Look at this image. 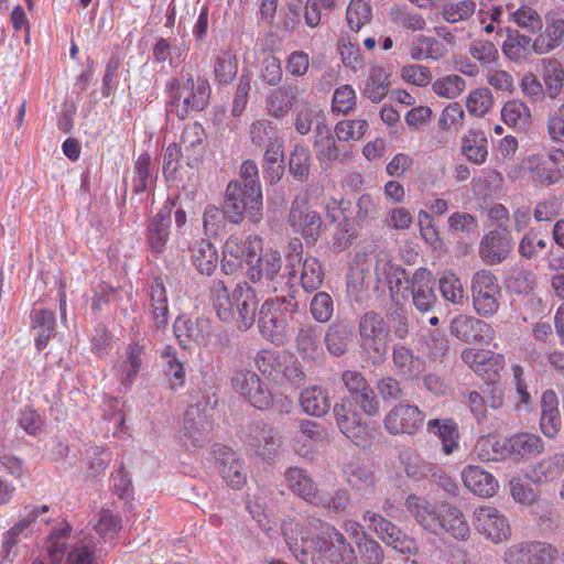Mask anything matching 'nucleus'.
<instances>
[{
	"label": "nucleus",
	"mask_w": 564,
	"mask_h": 564,
	"mask_svg": "<svg viewBox=\"0 0 564 564\" xmlns=\"http://www.w3.org/2000/svg\"><path fill=\"white\" fill-rule=\"evenodd\" d=\"M488 140L480 130L470 129L467 134L462 138L460 152L467 161L481 165L488 156Z\"/></svg>",
	"instance_id": "40"
},
{
	"label": "nucleus",
	"mask_w": 564,
	"mask_h": 564,
	"mask_svg": "<svg viewBox=\"0 0 564 564\" xmlns=\"http://www.w3.org/2000/svg\"><path fill=\"white\" fill-rule=\"evenodd\" d=\"M285 480L289 489L296 496L312 505L321 503V500H316L319 495L317 486L304 469L299 467L288 468Z\"/></svg>",
	"instance_id": "32"
},
{
	"label": "nucleus",
	"mask_w": 564,
	"mask_h": 564,
	"mask_svg": "<svg viewBox=\"0 0 564 564\" xmlns=\"http://www.w3.org/2000/svg\"><path fill=\"white\" fill-rule=\"evenodd\" d=\"M302 272L297 281H300L305 292L317 291L324 281L323 265L315 257H307L302 262Z\"/></svg>",
	"instance_id": "50"
},
{
	"label": "nucleus",
	"mask_w": 564,
	"mask_h": 564,
	"mask_svg": "<svg viewBox=\"0 0 564 564\" xmlns=\"http://www.w3.org/2000/svg\"><path fill=\"white\" fill-rule=\"evenodd\" d=\"M289 297L276 296L275 300H267L259 311L258 327L262 336L276 346H282L288 340L285 314H292L285 310Z\"/></svg>",
	"instance_id": "7"
},
{
	"label": "nucleus",
	"mask_w": 564,
	"mask_h": 564,
	"mask_svg": "<svg viewBox=\"0 0 564 564\" xmlns=\"http://www.w3.org/2000/svg\"><path fill=\"white\" fill-rule=\"evenodd\" d=\"M170 101L167 113L186 119L193 111H203L209 104L210 86L205 78L183 74L169 84Z\"/></svg>",
	"instance_id": "3"
},
{
	"label": "nucleus",
	"mask_w": 564,
	"mask_h": 564,
	"mask_svg": "<svg viewBox=\"0 0 564 564\" xmlns=\"http://www.w3.org/2000/svg\"><path fill=\"white\" fill-rule=\"evenodd\" d=\"M263 252L262 239L259 236H231L225 242L223 251L225 257L238 260L241 264L245 262L249 269L258 264V258L262 257Z\"/></svg>",
	"instance_id": "23"
},
{
	"label": "nucleus",
	"mask_w": 564,
	"mask_h": 564,
	"mask_svg": "<svg viewBox=\"0 0 564 564\" xmlns=\"http://www.w3.org/2000/svg\"><path fill=\"white\" fill-rule=\"evenodd\" d=\"M364 520L369 522L370 527L373 528L376 533L387 545L402 554H417L419 545L415 539L405 534L389 520L371 511H367L364 514Z\"/></svg>",
	"instance_id": "11"
},
{
	"label": "nucleus",
	"mask_w": 564,
	"mask_h": 564,
	"mask_svg": "<svg viewBox=\"0 0 564 564\" xmlns=\"http://www.w3.org/2000/svg\"><path fill=\"white\" fill-rule=\"evenodd\" d=\"M390 83L388 82V74L380 66L370 68L368 79L362 91L364 96L369 98L372 102H380L389 91Z\"/></svg>",
	"instance_id": "51"
},
{
	"label": "nucleus",
	"mask_w": 564,
	"mask_h": 564,
	"mask_svg": "<svg viewBox=\"0 0 564 564\" xmlns=\"http://www.w3.org/2000/svg\"><path fill=\"white\" fill-rule=\"evenodd\" d=\"M307 527L316 533L315 550L333 564H357L354 547L332 524L313 516L306 517Z\"/></svg>",
	"instance_id": "5"
},
{
	"label": "nucleus",
	"mask_w": 564,
	"mask_h": 564,
	"mask_svg": "<svg viewBox=\"0 0 564 564\" xmlns=\"http://www.w3.org/2000/svg\"><path fill=\"white\" fill-rule=\"evenodd\" d=\"M321 328L313 324H302L296 333L295 344L297 352L303 359L314 362L321 361L324 356L321 345Z\"/></svg>",
	"instance_id": "27"
},
{
	"label": "nucleus",
	"mask_w": 564,
	"mask_h": 564,
	"mask_svg": "<svg viewBox=\"0 0 564 564\" xmlns=\"http://www.w3.org/2000/svg\"><path fill=\"white\" fill-rule=\"evenodd\" d=\"M545 28L539 32L538 41L540 51L547 54L564 43V13L560 11H549L545 17Z\"/></svg>",
	"instance_id": "28"
},
{
	"label": "nucleus",
	"mask_w": 564,
	"mask_h": 564,
	"mask_svg": "<svg viewBox=\"0 0 564 564\" xmlns=\"http://www.w3.org/2000/svg\"><path fill=\"white\" fill-rule=\"evenodd\" d=\"M446 54V46L437 39L419 35L412 43L410 55L415 61L438 59Z\"/></svg>",
	"instance_id": "49"
},
{
	"label": "nucleus",
	"mask_w": 564,
	"mask_h": 564,
	"mask_svg": "<svg viewBox=\"0 0 564 564\" xmlns=\"http://www.w3.org/2000/svg\"><path fill=\"white\" fill-rule=\"evenodd\" d=\"M314 147L316 149L317 159L321 162H334L339 155V149L336 145L333 132L325 121H317Z\"/></svg>",
	"instance_id": "44"
},
{
	"label": "nucleus",
	"mask_w": 564,
	"mask_h": 564,
	"mask_svg": "<svg viewBox=\"0 0 564 564\" xmlns=\"http://www.w3.org/2000/svg\"><path fill=\"white\" fill-rule=\"evenodd\" d=\"M473 304L482 316H491L499 308L500 288L496 275L489 270L477 271L471 280Z\"/></svg>",
	"instance_id": "10"
},
{
	"label": "nucleus",
	"mask_w": 564,
	"mask_h": 564,
	"mask_svg": "<svg viewBox=\"0 0 564 564\" xmlns=\"http://www.w3.org/2000/svg\"><path fill=\"white\" fill-rule=\"evenodd\" d=\"M442 534L449 533L455 539L466 541L469 538L470 529L462 511L453 506H442Z\"/></svg>",
	"instance_id": "43"
},
{
	"label": "nucleus",
	"mask_w": 564,
	"mask_h": 564,
	"mask_svg": "<svg viewBox=\"0 0 564 564\" xmlns=\"http://www.w3.org/2000/svg\"><path fill=\"white\" fill-rule=\"evenodd\" d=\"M474 525L480 534L496 544L506 541L511 534L507 518L494 507L477 508Z\"/></svg>",
	"instance_id": "18"
},
{
	"label": "nucleus",
	"mask_w": 564,
	"mask_h": 564,
	"mask_svg": "<svg viewBox=\"0 0 564 564\" xmlns=\"http://www.w3.org/2000/svg\"><path fill=\"white\" fill-rule=\"evenodd\" d=\"M293 95L291 88L280 87L267 99V110L269 115L275 118H282L292 108Z\"/></svg>",
	"instance_id": "62"
},
{
	"label": "nucleus",
	"mask_w": 564,
	"mask_h": 564,
	"mask_svg": "<svg viewBox=\"0 0 564 564\" xmlns=\"http://www.w3.org/2000/svg\"><path fill=\"white\" fill-rule=\"evenodd\" d=\"M144 355V346L139 343H132L127 348V359L123 361L121 370L122 378L121 383L130 386L138 372L140 371L142 364V356Z\"/></svg>",
	"instance_id": "55"
},
{
	"label": "nucleus",
	"mask_w": 564,
	"mask_h": 564,
	"mask_svg": "<svg viewBox=\"0 0 564 564\" xmlns=\"http://www.w3.org/2000/svg\"><path fill=\"white\" fill-rule=\"evenodd\" d=\"M264 169L271 182L280 181L284 174L283 145L268 144L264 152Z\"/></svg>",
	"instance_id": "59"
},
{
	"label": "nucleus",
	"mask_w": 564,
	"mask_h": 564,
	"mask_svg": "<svg viewBox=\"0 0 564 564\" xmlns=\"http://www.w3.org/2000/svg\"><path fill=\"white\" fill-rule=\"evenodd\" d=\"M451 333L465 343L489 344L494 339L492 327L482 319L458 315L451 322Z\"/></svg>",
	"instance_id": "19"
},
{
	"label": "nucleus",
	"mask_w": 564,
	"mask_h": 564,
	"mask_svg": "<svg viewBox=\"0 0 564 564\" xmlns=\"http://www.w3.org/2000/svg\"><path fill=\"white\" fill-rule=\"evenodd\" d=\"M405 290L411 294L412 304L419 312L423 314L433 312L437 297L434 292L433 274L429 269H416Z\"/></svg>",
	"instance_id": "16"
},
{
	"label": "nucleus",
	"mask_w": 564,
	"mask_h": 564,
	"mask_svg": "<svg viewBox=\"0 0 564 564\" xmlns=\"http://www.w3.org/2000/svg\"><path fill=\"white\" fill-rule=\"evenodd\" d=\"M507 39L502 44V52L508 59L517 64H523L531 59L532 54L544 55L540 51V44L536 39L520 33L518 29L507 26L505 29Z\"/></svg>",
	"instance_id": "20"
},
{
	"label": "nucleus",
	"mask_w": 564,
	"mask_h": 564,
	"mask_svg": "<svg viewBox=\"0 0 564 564\" xmlns=\"http://www.w3.org/2000/svg\"><path fill=\"white\" fill-rule=\"evenodd\" d=\"M191 258L196 270L204 275H212L218 265V253L215 246L207 239L194 242Z\"/></svg>",
	"instance_id": "37"
},
{
	"label": "nucleus",
	"mask_w": 564,
	"mask_h": 564,
	"mask_svg": "<svg viewBox=\"0 0 564 564\" xmlns=\"http://www.w3.org/2000/svg\"><path fill=\"white\" fill-rule=\"evenodd\" d=\"M462 478L466 488L482 498L492 497L499 487L490 473L475 465L466 466L462 471Z\"/></svg>",
	"instance_id": "29"
},
{
	"label": "nucleus",
	"mask_w": 564,
	"mask_h": 564,
	"mask_svg": "<svg viewBox=\"0 0 564 564\" xmlns=\"http://www.w3.org/2000/svg\"><path fill=\"white\" fill-rule=\"evenodd\" d=\"M232 308L235 319L240 330H248L259 317V297L257 291L248 283L242 282L236 285L232 291Z\"/></svg>",
	"instance_id": "14"
},
{
	"label": "nucleus",
	"mask_w": 564,
	"mask_h": 564,
	"mask_svg": "<svg viewBox=\"0 0 564 564\" xmlns=\"http://www.w3.org/2000/svg\"><path fill=\"white\" fill-rule=\"evenodd\" d=\"M391 356L397 375L405 380L413 381L425 370V360L403 344L393 345Z\"/></svg>",
	"instance_id": "25"
},
{
	"label": "nucleus",
	"mask_w": 564,
	"mask_h": 564,
	"mask_svg": "<svg viewBox=\"0 0 564 564\" xmlns=\"http://www.w3.org/2000/svg\"><path fill=\"white\" fill-rule=\"evenodd\" d=\"M311 161L308 149L302 144H295L289 159L290 174L302 183L306 182L310 177Z\"/></svg>",
	"instance_id": "52"
},
{
	"label": "nucleus",
	"mask_w": 564,
	"mask_h": 564,
	"mask_svg": "<svg viewBox=\"0 0 564 564\" xmlns=\"http://www.w3.org/2000/svg\"><path fill=\"white\" fill-rule=\"evenodd\" d=\"M228 220L226 206L218 208L215 205L206 206L203 216V227L206 236H218L225 228V223Z\"/></svg>",
	"instance_id": "63"
},
{
	"label": "nucleus",
	"mask_w": 564,
	"mask_h": 564,
	"mask_svg": "<svg viewBox=\"0 0 564 564\" xmlns=\"http://www.w3.org/2000/svg\"><path fill=\"white\" fill-rule=\"evenodd\" d=\"M210 300L218 317L224 323H231L235 319L232 308V292H229L223 280H214L209 288Z\"/></svg>",
	"instance_id": "41"
},
{
	"label": "nucleus",
	"mask_w": 564,
	"mask_h": 564,
	"mask_svg": "<svg viewBox=\"0 0 564 564\" xmlns=\"http://www.w3.org/2000/svg\"><path fill=\"white\" fill-rule=\"evenodd\" d=\"M205 130L202 124L193 123L187 126L181 137V145L186 152L187 164L194 166L198 155L204 150Z\"/></svg>",
	"instance_id": "46"
},
{
	"label": "nucleus",
	"mask_w": 564,
	"mask_h": 564,
	"mask_svg": "<svg viewBox=\"0 0 564 564\" xmlns=\"http://www.w3.org/2000/svg\"><path fill=\"white\" fill-rule=\"evenodd\" d=\"M474 454L482 462H498L507 457L505 440L500 441L494 436H486L478 440Z\"/></svg>",
	"instance_id": "54"
},
{
	"label": "nucleus",
	"mask_w": 564,
	"mask_h": 564,
	"mask_svg": "<svg viewBox=\"0 0 564 564\" xmlns=\"http://www.w3.org/2000/svg\"><path fill=\"white\" fill-rule=\"evenodd\" d=\"M425 414L413 404L400 402L384 417V427L391 435L415 434L423 425Z\"/></svg>",
	"instance_id": "15"
},
{
	"label": "nucleus",
	"mask_w": 564,
	"mask_h": 564,
	"mask_svg": "<svg viewBox=\"0 0 564 564\" xmlns=\"http://www.w3.org/2000/svg\"><path fill=\"white\" fill-rule=\"evenodd\" d=\"M399 458L404 467L405 474L413 480L419 481L433 471V465L425 462L419 454L411 449L402 451Z\"/></svg>",
	"instance_id": "53"
},
{
	"label": "nucleus",
	"mask_w": 564,
	"mask_h": 564,
	"mask_svg": "<svg viewBox=\"0 0 564 564\" xmlns=\"http://www.w3.org/2000/svg\"><path fill=\"white\" fill-rule=\"evenodd\" d=\"M224 205L231 224H240L246 215L257 221L262 208V191L256 188L254 184L248 186L242 185L241 181H230L226 187Z\"/></svg>",
	"instance_id": "6"
},
{
	"label": "nucleus",
	"mask_w": 564,
	"mask_h": 564,
	"mask_svg": "<svg viewBox=\"0 0 564 564\" xmlns=\"http://www.w3.org/2000/svg\"><path fill=\"white\" fill-rule=\"evenodd\" d=\"M542 77L546 86L547 95L556 98L563 89L564 68L562 63L553 57L541 61Z\"/></svg>",
	"instance_id": "47"
},
{
	"label": "nucleus",
	"mask_w": 564,
	"mask_h": 564,
	"mask_svg": "<svg viewBox=\"0 0 564 564\" xmlns=\"http://www.w3.org/2000/svg\"><path fill=\"white\" fill-rule=\"evenodd\" d=\"M564 473V453H556L541 459L527 473V477L534 484H547L558 479Z\"/></svg>",
	"instance_id": "34"
},
{
	"label": "nucleus",
	"mask_w": 564,
	"mask_h": 564,
	"mask_svg": "<svg viewBox=\"0 0 564 564\" xmlns=\"http://www.w3.org/2000/svg\"><path fill=\"white\" fill-rule=\"evenodd\" d=\"M232 389L260 411L274 409L280 415L290 414L292 400L283 393H273L254 371L237 370L231 377Z\"/></svg>",
	"instance_id": "2"
},
{
	"label": "nucleus",
	"mask_w": 564,
	"mask_h": 564,
	"mask_svg": "<svg viewBox=\"0 0 564 564\" xmlns=\"http://www.w3.org/2000/svg\"><path fill=\"white\" fill-rule=\"evenodd\" d=\"M375 274L378 283L382 281L388 283L392 299H394L393 294L400 291L402 282L409 285L412 276L403 267L379 257L376 260Z\"/></svg>",
	"instance_id": "35"
},
{
	"label": "nucleus",
	"mask_w": 564,
	"mask_h": 564,
	"mask_svg": "<svg viewBox=\"0 0 564 564\" xmlns=\"http://www.w3.org/2000/svg\"><path fill=\"white\" fill-rule=\"evenodd\" d=\"M288 223L307 245H314L321 237L323 219L319 213L308 207L307 195H296L292 200Z\"/></svg>",
	"instance_id": "8"
},
{
	"label": "nucleus",
	"mask_w": 564,
	"mask_h": 564,
	"mask_svg": "<svg viewBox=\"0 0 564 564\" xmlns=\"http://www.w3.org/2000/svg\"><path fill=\"white\" fill-rule=\"evenodd\" d=\"M369 124L366 119L341 120L336 123L334 133L338 141L361 140Z\"/></svg>",
	"instance_id": "60"
},
{
	"label": "nucleus",
	"mask_w": 564,
	"mask_h": 564,
	"mask_svg": "<svg viewBox=\"0 0 564 564\" xmlns=\"http://www.w3.org/2000/svg\"><path fill=\"white\" fill-rule=\"evenodd\" d=\"M372 18V10L369 0H350L346 20L349 28L358 32L365 24L369 23Z\"/></svg>",
	"instance_id": "58"
},
{
	"label": "nucleus",
	"mask_w": 564,
	"mask_h": 564,
	"mask_svg": "<svg viewBox=\"0 0 564 564\" xmlns=\"http://www.w3.org/2000/svg\"><path fill=\"white\" fill-rule=\"evenodd\" d=\"M386 317L389 330L393 333L394 337L399 340H404L413 329V321L411 311L406 304L399 299H392L390 305L387 307Z\"/></svg>",
	"instance_id": "31"
},
{
	"label": "nucleus",
	"mask_w": 564,
	"mask_h": 564,
	"mask_svg": "<svg viewBox=\"0 0 564 564\" xmlns=\"http://www.w3.org/2000/svg\"><path fill=\"white\" fill-rule=\"evenodd\" d=\"M212 411L206 404H193L184 413V435L195 447H203L210 441L214 430Z\"/></svg>",
	"instance_id": "13"
},
{
	"label": "nucleus",
	"mask_w": 564,
	"mask_h": 564,
	"mask_svg": "<svg viewBox=\"0 0 564 564\" xmlns=\"http://www.w3.org/2000/svg\"><path fill=\"white\" fill-rule=\"evenodd\" d=\"M507 457H527L542 452L541 440L529 433H520L505 440Z\"/></svg>",
	"instance_id": "42"
},
{
	"label": "nucleus",
	"mask_w": 564,
	"mask_h": 564,
	"mask_svg": "<svg viewBox=\"0 0 564 564\" xmlns=\"http://www.w3.org/2000/svg\"><path fill=\"white\" fill-rule=\"evenodd\" d=\"M281 529L284 541L296 561L300 564H313L316 533L307 527L306 518L303 523L292 518L284 519Z\"/></svg>",
	"instance_id": "9"
},
{
	"label": "nucleus",
	"mask_w": 564,
	"mask_h": 564,
	"mask_svg": "<svg viewBox=\"0 0 564 564\" xmlns=\"http://www.w3.org/2000/svg\"><path fill=\"white\" fill-rule=\"evenodd\" d=\"M249 444L264 459L272 458L280 447V436L275 429L268 423L257 422L249 433Z\"/></svg>",
	"instance_id": "26"
},
{
	"label": "nucleus",
	"mask_w": 564,
	"mask_h": 564,
	"mask_svg": "<svg viewBox=\"0 0 564 564\" xmlns=\"http://www.w3.org/2000/svg\"><path fill=\"white\" fill-rule=\"evenodd\" d=\"M508 564H564V552L546 543L512 546L506 553Z\"/></svg>",
	"instance_id": "12"
},
{
	"label": "nucleus",
	"mask_w": 564,
	"mask_h": 564,
	"mask_svg": "<svg viewBox=\"0 0 564 564\" xmlns=\"http://www.w3.org/2000/svg\"><path fill=\"white\" fill-rule=\"evenodd\" d=\"M476 2L473 0H462L458 2H448L443 6L442 17L448 23L466 21L474 15Z\"/></svg>",
	"instance_id": "64"
},
{
	"label": "nucleus",
	"mask_w": 564,
	"mask_h": 564,
	"mask_svg": "<svg viewBox=\"0 0 564 564\" xmlns=\"http://www.w3.org/2000/svg\"><path fill=\"white\" fill-rule=\"evenodd\" d=\"M513 249V241L507 228L498 227L487 232L479 243V257L489 265L503 262Z\"/></svg>",
	"instance_id": "17"
},
{
	"label": "nucleus",
	"mask_w": 564,
	"mask_h": 564,
	"mask_svg": "<svg viewBox=\"0 0 564 564\" xmlns=\"http://www.w3.org/2000/svg\"><path fill=\"white\" fill-rule=\"evenodd\" d=\"M172 212L173 204H166L149 221L147 241L150 251L154 254H161L165 250L170 237Z\"/></svg>",
	"instance_id": "24"
},
{
	"label": "nucleus",
	"mask_w": 564,
	"mask_h": 564,
	"mask_svg": "<svg viewBox=\"0 0 564 564\" xmlns=\"http://www.w3.org/2000/svg\"><path fill=\"white\" fill-rule=\"evenodd\" d=\"M333 414L339 431L354 443L365 433L364 415L350 400L344 397L334 404Z\"/></svg>",
	"instance_id": "21"
},
{
	"label": "nucleus",
	"mask_w": 564,
	"mask_h": 564,
	"mask_svg": "<svg viewBox=\"0 0 564 564\" xmlns=\"http://www.w3.org/2000/svg\"><path fill=\"white\" fill-rule=\"evenodd\" d=\"M509 20L518 28L530 34H536L543 30V21L538 11L529 6H521L513 10V6L507 7Z\"/></svg>",
	"instance_id": "48"
},
{
	"label": "nucleus",
	"mask_w": 564,
	"mask_h": 564,
	"mask_svg": "<svg viewBox=\"0 0 564 564\" xmlns=\"http://www.w3.org/2000/svg\"><path fill=\"white\" fill-rule=\"evenodd\" d=\"M237 58L229 51L220 52L214 66V74L219 84H229L237 75Z\"/></svg>",
	"instance_id": "61"
},
{
	"label": "nucleus",
	"mask_w": 564,
	"mask_h": 564,
	"mask_svg": "<svg viewBox=\"0 0 564 564\" xmlns=\"http://www.w3.org/2000/svg\"><path fill=\"white\" fill-rule=\"evenodd\" d=\"M360 356L371 367H380L388 359V338L390 330L384 317L376 311L360 315L358 322Z\"/></svg>",
	"instance_id": "4"
},
{
	"label": "nucleus",
	"mask_w": 564,
	"mask_h": 564,
	"mask_svg": "<svg viewBox=\"0 0 564 564\" xmlns=\"http://www.w3.org/2000/svg\"><path fill=\"white\" fill-rule=\"evenodd\" d=\"M248 276L253 283L263 282L273 292L289 297L285 310L291 313L297 312V268L288 261L284 263L278 250H264L262 257L258 258V264L251 265L248 270Z\"/></svg>",
	"instance_id": "1"
},
{
	"label": "nucleus",
	"mask_w": 564,
	"mask_h": 564,
	"mask_svg": "<svg viewBox=\"0 0 564 564\" xmlns=\"http://www.w3.org/2000/svg\"><path fill=\"white\" fill-rule=\"evenodd\" d=\"M404 506L406 511L415 519V521L426 531L440 535L442 534V507L437 509L426 499L415 495H409L405 498Z\"/></svg>",
	"instance_id": "22"
},
{
	"label": "nucleus",
	"mask_w": 564,
	"mask_h": 564,
	"mask_svg": "<svg viewBox=\"0 0 564 564\" xmlns=\"http://www.w3.org/2000/svg\"><path fill=\"white\" fill-rule=\"evenodd\" d=\"M217 468L223 479L235 488H240L246 481V474L241 462L231 451L223 453V458H217Z\"/></svg>",
	"instance_id": "45"
},
{
	"label": "nucleus",
	"mask_w": 564,
	"mask_h": 564,
	"mask_svg": "<svg viewBox=\"0 0 564 564\" xmlns=\"http://www.w3.org/2000/svg\"><path fill=\"white\" fill-rule=\"evenodd\" d=\"M355 337L354 327L345 321L332 323L324 337L327 351L334 357H341L348 351Z\"/></svg>",
	"instance_id": "30"
},
{
	"label": "nucleus",
	"mask_w": 564,
	"mask_h": 564,
	"mask_svg": "<svg viewBox=\"0 0 564 564\" xmlns=\"http://www.w3.org/2000/svg\"><path fill=\"white\" fill-rule=\"evenodd\" d=\"M30 317L32 330L35 332V347L37 350H43L55 335V314L47 308H34L31 311Z\"/></svg>",
	"instance_id": "36"
},
{
	"label": "nucleus",
	"mask_w": 564,
	"mask_h": 564,
	"mask_svg": "<svg viewBox=\"0 0 564 564\" xmlns=\"http://www.w3.org/2000/svg\"><path fill=\"white\" fill-rule=\"evenodd\" d=\"M173 330L178 344L184 349L187 348V344L191 341L202 344L205 340V335L198 327L197 322L192 319L176 318L173 324Z\"/></svg>",
	"instance_id": "57"
},
{
	"label": "nucleus",
	"mask_w": 564,
	"mask_h": 564,
	"mask_svg": "<svg viewBox=\"0 0 564 564\" xmlns=\"http://www.w3.org/2000/svg\"><path fill=\"white\" fill-rule=\"evenodd\" d=\"M70 533L68 524L52 530L46 539L45 547L52 564H61L65 555V543Z\"/></svg>",
	"instance_id": "56"
},
{
	"label": "nucleus",
	"mask_w": 564,
	"mask_h": 564,
	"mask_svg": "<svg viewBox=\"0 0 564 564\" xmlns=\"http://www.w3.org/2000/svg\"><path fill=\"white\" fill-rule=\"evenodd\" d=\"M300 403L306 414L316 417L324 416L332 408L328 390L317 384L302 390Z\"/></svg>",
	"instance_id": "33"
},
{
	"label": "nucleus",
	"mask_w": 564,
	"mask_h": 564,
	"mask_svg": "<svg viewBox=\"0 0 564 564\" xmlns=\"http://www.w3.org/2000/svg\"><path fill=\"white\" fill-rule=\"evenodd\" d=\"M344 474L347 482L361 496L375 492L377 478L370 467L350 463L345 466Z\"/></svg>",
	"instance_id": "38"
},
{
	"label": "nucleus",
	"mask_w": 564,
	"mask_h": 564,
	"mask_svg": "<svg viewBox=\"0 0 564 564\" xmlns=\"http://www.w3.org/2000/svg\"><path fill=\"white\" fill-rule=\"evenodd\" d=\"M429 433L436 435L442 442L445 454H452L458 447L459 432L454 419H434L426 424Z\"/></svg>",
	"instance_id": "39"
}]
</instances>
